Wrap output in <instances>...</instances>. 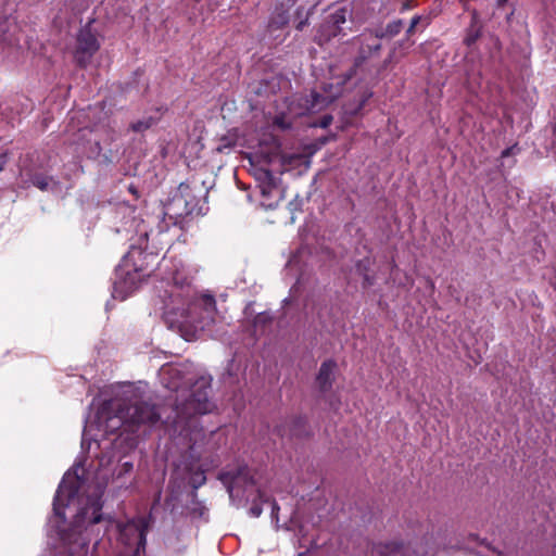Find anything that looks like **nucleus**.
<instances>
[{"mask_svg":"<svg viewBox=\"0 0 556 556\" xmlns=\"http://www.w3.org/2000/svg\"><path fill=\"white\" fill-rule=\"evenodd\" d=\"M7 162V156L5 155H0V170L2 169L3 165L5 164Z\"/></svg>","mask_w":556,"mask_h":556,"instance_id":"obj_24","label":"nucleus"},{"mask_svg":"<svg viewBox=\"0 0 556 556\" xmlns=\"http://www.w3.org/2000/svg\"><path fill=\"white\" fill-rule=\"evenodd\" d=\"M252 513L257 517L261 514V510L258 508H252Z\"/></svg>","mask_w":556,"mask_h":556,"instance_id":"obj_25","label":"nucleus"},{"mask_svg":"<svg viewBox=\"0 0 556 556\" xmlns=\"http://www.w3.org/2000/svg\"><path fill=\"white\" fill-rule=\"evenodd\" d=\"M418 21H419V17H414V18L412 20V24H410V26H409L408 33H412V31H413V29H414V28H415V26L417 25Z\"/></svg>","mask_w":556,"mask_h":556,"instance_id":"obj_23","label":"nucleus"},{"mask_svg":"<svg viewBox=\"0 0 556 556\" xmlns=\"http://www.w3.org/2000/svg\"><path fill=\"white\" fill-rule=\"evenodd\" d=\"M402 28V22L395 21L387 26L386 34L389 36H395Z\"/></svg>","mask_w":556,"mask_h":556,"instance_id":"obj_18","label":"nucleus"},{"mask_svg":"<svg viewBox=\"0 0 556 556\" xmlns=\"http://www.w3.org/2000/svg\"><path fill=\"white\" fill-rule=\"evenodd\" d=\"M508 154H509V149L504 150V151L502 152V156H503V157L507 156Z\"/></svg>","mask_w":556,"mask_h":556,"instance_id":"obj_26","label":"nucleus"},{"mask_svg":"<svg viewBox=\"0 0 556 556\" xmlns=\"http://www.w3.org/2000/svg\"><path fill=\"white\" fill-rule=\"evenodd\" d=\"M33 184L40 190H47L51 184V179L46 176L34 177Z\"/></svg>","mask_w":556,"mask_h":556,"instance_id":"obj_17","label":"nucleus"},{"mask_svg":"<svg viewBox=\"0 0 556 556\" xmlns=\"http://www.w3.org/2000/svg\"><path fill=\"white\" fill-rule=\"evenodd\" d=\"M141 241H146L147 240V232L143 231V233L141 235V238H140Z\"/></svg>","mask_w":556,"mask_h":556,"instance_id":"obj_27","label":"nucleus"},{"mask_svg":"<svg viewBox=\"0 0 556 556\" xmlns=\"http://www.w3.org/2000/svg\"><path fill=\"white\" fill-rule=\"evenodd\" d=\"M3 40H4V41H8L10 45H16V46H20V47H21V45H20V38H18V37H16L14 40H11L9 37H7V36H5V37L3 38Z\"/></svg>","mask_w":556,"mask_h":556,"instance_id":"obj_22","label":"nucleus"},{"mask_svg":"<svg viewBox=\"0 0 556 556\" xmlns=\"http://www.w3.org/2000/svg\"><path fill=\"white\" fill-rule=\"evenodd\" d=\"M214 298L202 295L193 299L190 289L173 291L164 312L168 327L178 330L187 341L194 340L199 332L207 329L214 323Z\"/></svg>","mask_w":556,"mask_h":556,"instance_id":"obj_2","label":"nucleus"},{"mask_svg":"<svg viewBox=\"0 0 556 556\" xmlns=\"http://www.w3.org/2000/svg\"><path fill=\"white\" fill-rule=\"evenodd\" d=\"M99 49L100 41L91 26L87 25L81 28L77 35L76 48L74 51L76 62L80 66L86 67Z\"/></svg>","mask_w":556,"mask_h":556,"instance_id":"obj_9","label":"nucleus"},{"mask_svg":"<svg viewBox=\"0 0 556 556\" xmlns=\"http://www.w3.org/2000/svg\"><path fill=\"white\" fill-rule=\"evenodd\" d=\"M189 369L188 364L164 365L159 372L160 381L168 390L186 392L192 380Z\"/></svg>","mask_w":556,"mask_h":556,"instance_id":"obj_8","label":"nucleus"},{"mask_svg":"<svg viewBox=\"0 0 556 556\" xmlns=\"http://www.w3.org/2000/svg\"><path fill=\"white\" fill-rule=\"evenodd\" d=\"M343 91L341 80L326 84L319 91H313L309 96H295L286 101L279 112L273 118L274 127L286 130L293 126L298 117L314 114L326 109Z\"/></svg>","mask_w":556,"mask_h":556,"instance_id":"obj_3","label":"nucleus"},{"mask_svg":"<svg viewBox=\"0 0 556 556\" xmlns=\"http://www.w3.org/2000/svg\"><path fill=\"white\" fill-rule=\"evenodd\" d=\"M136 256L141 257L143 256V252L141 248H135L131 247V250L125 255V257L122 261V264L117 268V275L119 277H124V281H115L114 283V296L117 298V293L119 292V289L124 287V285H128L129 292L135 289V281L136 279H140L143 275L141 273L143 271L142 268H139L136 266V264L132 262Z\"/></svg>","mask_w":556,"mask_h":556,"instance_id":"obj_7","label":"nucleus"},{"mask_svg":"<svg viewBox=\"0 0 556 556\" xmlns=\"http://www.w3.org/2000/svg\"><path fill=\"white\" fill-rule=\"evenodd\" d=\"M275 509H278V507H277V505H276V504H274V505H273V511H274Z\"/></svg>","mask_w":556,"mask_h":556,"instance_id":"obj_28","label":"nucleus"},{"mask_svg":"<svg viewBox=\"0 0 556 556\" xmlns=\"http://www.w3.org/2000/svg\"><path fill=\"white\" fill-rule=\"evenodd\" d=\"M79 470L81 469L75 466L64 475L53 502L54 516L61 520L65 518L64 509L66 507L72 505L78 507L71 530L62 538L70 548L71 556L86 555L90 542L88 527L101 520V497L104 491V484L98 483L90 494L86 496L80 494L84 489V481L78 475Z\"/></svg>","mask_w":556,"mask_h":556,"instance_id":"obj_1","label":"nucleus"},{"mask_svg":"<svg viewBox=\"0 0 556 556\" xmlns=\"http://www.w3.org/2000/svg\"><path fill=\"white\" fill-rule=\"evenodd\" d=\"M337 364L333 361H326L321 364L317 376V383L321 391L325 392L331 388Z\"/></svg>","mask_w":556,"mask_h":556,"instance_id":"obj_11","label":"nucleus"},{"mask_svg":"<svg viewBox=\"0 0 556 556\" xmlns=\"http://www.w3.org/2000/svg\"><path fill=\"white\" fill-rule=\"evenodd\" d=\"M369 97H370V94H368L367 97H364L356 105H353L351 108H346L344 110V114L349 115L345 118V124L346 125L351 124L350 117L357 115L362 111V109L364 108V105H365V103H366V101L368 100Z\"/></svg>","mask_w":556,"mask_h":556,"instance_id":"obj_15","label":"nucleus"},{"mask_svg":"<svg viewBox=\"0 0 556 556\" xmlns=\"http://www.w3.org/2000/svg\"><path fill=\"white\" fill-rule=\"evenodd\" d=\"M350 13V10L345 7L333 8L318 29L316 35L318 42L323 43L332 37L339 36L343 30L342 25L346 23Z\"/></svg>","mask_w":556,"mask_h":556,"instance_id":"obj_10","label":"nucleus"},{"mask_svg":"<svg viewBox=\"0 0 556 556\" xmlns=\"http://www.w3.org/2000/svg\"><path fill=\"white\" fill-rule=\"evenodd\" d=\"M210 380L201 377L194 384L189 397L177 405L176 419L174 421L175 430L179 429V435L192 441V432L195 427V415L211 412L214 405L208 401Z\"/></svg>","mask_w":556,"mask_h":556,"instance_id":"obj_5","label":"nucleus"},{"mask_svg":"<svg viewBox=\"0 0 556 556\" xmlns=\"http://www.w3.org/2000/svg\"><path fill=\"white\" fill-rule=\"evenodd\" d=\"M332 122L331 115H324L319 122L311 123V126L327 128Z\"/></svg>","mask_w":556,"mask_h":556,"instance_id":"obj_20","label":"nucleus"},{"mask_svg":"<svg viewBox=\"0 0 556 556\" xmlns=\"http://www.w3.org/2000/svg\"><path fill=\"white\" fill-rule=\"evenodd\" d=\"M289 22V15L283 9H276L273 14L268 27L270 29H278L286 26Z\"/></svg>","mask_w":556,"mask_h":556,"instance_id":"obj_14","label":"nucleus"},{"mask_svg":"<svg viewBox=\"0 0 556 556\" xmlns=\"http://www.w3.org/2000/svg\"><path fill=\"white\" fill-rule=\"evenodd\" d=\"M151 125H152V121L151 119H148L146 122L139 121V122H137L136 124L132 125V129L135 131H142V130L148 129L149 127H151Z\"/></svg>","mask_w":556,"mask_h":556,"instance_id":"obj_21","label":"nucleus"},{"mask_svg":"<svg viewBox=\"0 0 556 556\" xmlns=\"http://www.w3.org/2000/svg\"><path fill=\"white\" fill-rule=\"evenodd\" d=\"M382 35H374L371 33L362 35L363 42H366V48H362V56L366 58L380 49V38Z\"/></svg>","mask_w":556,"mask_h":556,"instance_id":"obj_13","label":"nucleus"},{"mask_svg":"<svg viewBox=\"0 0 556 556\" xmlns=\"http://www.w3.org/2000/svg\"><path fill=\"white\" fill-rule=\"evenodd\" d=\"M157 419L155 407L147 403L122 407L119 402L110 401L98 413V424L104 432L121 428L132 430V427L141 424L154 425Z\"/></svg>","mask_w":556,"mask_h":556,"instance_id":"obj_4","label":"nucleus"},{"mask_svg":"<svg viewBox=\"0 0 556 556\" xmlns=\"http://www.w3.org/2000/svg\"><path fill=\"white\" fill-rule=\"evenodd\" d=\"M197 271L198 270L195 268H191L190 266L180 263L173 271L172 279L175 286H180L181 288L184 286L189 287Z\"/></svg>","mask_w":556,"mask_h":556,"instance_id":"obj_12","label":"nucleus"},{"mask_svg":"<svg viewBox=\"0 0 556 556\" xmlns=\"http://www.w3.org/2000/svg\"><path fill=\"white\" fill-rule=\"evenodd\" d=\"M265 180L261 185V192L264 197L268 195L271 192V189L274 187L273 185V177L269 174V172L265 170L263 173Z\"/></svg>","mask_w":556,"mask_h":556,"instance_id":"obj_16","label":"nucleus"},{"mask_svg":"<svg viewBox=\"0 0 556 556\" xmlns=\"http://www.w3.org/2000/svg\"><path fill=\"white\" fill-rule=\"evenodd\" d=\"M386 552L383 553V556H402L403 551L402 547L395 546V545H387L384 546Z\"/></svg>","mask_w":556,"mask_h":556,"instance_id":"obj_19","label":"nucleus"},{"mask_svg":"<svg viewBox=\"0 0 556 556\" xmlns=\"http://www.w3.org/2000/svg\"><path fill=\"white\" fill-rule=\"evenodd\" d=\"M149 529V520L146 517H138L126 523L109 521L106 532L109 535H118V541L125 545V554L139 556L146 547V535Z\"/></svg>","mask_w":556,"mask_h":556,"instance_id":"obj_6","label":"nucleus"}]
</instances>
